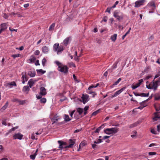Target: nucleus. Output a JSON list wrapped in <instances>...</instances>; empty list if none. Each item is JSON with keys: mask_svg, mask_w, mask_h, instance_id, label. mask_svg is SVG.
I'll use <instances>...</instances> for the list:
<instances>
[{"mask_svg": "<svg viewBox=\"0 0 160 160\" xmlns=\"http://www.w3.org/2000/svg\"><path fill=\"white\" fill-rule=\"evenodd\" d=\"M55 63L58 66V70L64 74H67L68 73V68L67 66L62 64L58 61H55Z\"/></svg>", "mask_w": 160, "mask_h": 160, "instance_id": "1", "label": "nucleus"}, {"mask_svg": "<svg viewBox=\"0 0 160 160\" xmlns=\"http://www.w3.org/2000/svg\"><path fill=\"white\" fill-rule=\"evenodd\" d=\"M53 50L54 51L57 52L58 54H59L64 50V48L62 45L59 46V44L57 43L53 45Z\"/></svg>", "mask_w": 160, "mask_h": 160, "instance_id": "2", "label": "nucleus"}, {"mask_svg": "<svg viewBox=\"0 0 160 160\" xmlns=\"http://www.w3.org/2000/svg\"><path fill=\"white\" fill-rule=\"evenodd\" d=\"M158 81H152L150 83H149L148 81L146 82L147 88L149 89H153L154 90H156L158 86Z\"/></svg>", "mask_w": 160, "mask_h": 160, "instance_id": "3", "label": "nucleus"}, {"mask_svg": "<svg viewBox=\"0 0 160 160\" xmlns=\"http://www.w3.org/2000/svg\"><path fill=\"white\" fill-rule=\"evenodd\" d=\"M119 128H112L105 129L104 132L107 134L110 135L117 133L119 131Z\"/></svg>", "mask_w": 160, "mask_h": 160, "instance_id": "4", "label": "nucleus"}, {"mask_svg": "<svg viewBox=\"0 0 160 160\" xmlns=\"http://www.w3.org/2000/svg\"><path fill=\"white\" fill-rule=\"evenodd\" d=\"M113 16L118 21L122 20L124 18L123 14L119 11L116 10L113 13Z\"/></svg>", "mask_w": 160, "mask_h": 160, "instance_id": "5", "label": "nucleus"}, {"mask_svg": "<svg viewBox=\"0 0 160 160\" xmlns=\"http://www.w3.org/2000/svg\"><path fill=\"white\" fill-rule=\"evenodd\" d=\"M47 92L46 89L43 87H41L40 89L39 95H36V98L38 99H40L42 97V96H44L46 95Z\"/></svg>", "mask_w": 160, "mask_h": 160, "instance_id": "6", "label": "nucleus"}, {"mask_svg": "<svg viewBox=\"0 0 160 160\" xmlns=\"http://www.w3.org/2000/svg\"><path fill=\"white\" fill-rule=\"evenodd\" d=\"M82 102L84 104H85L86 102H88L89 100V96L88 95L82 94Z\"/></svg>", "mask_w": 160, "mask_h": 160, "instance_id": "7", "label": "nucleus"}, {"mask_svg": "<svg viewBox=\"0 0 160 160\" xmlns=\"http://www.w3.org/2000/svg\"><path fill=\"white\" fill-rule=\"evenodd\" d=\"M145 2V0H139L135 2V7L138 8L143 5Z\"/></svg>", "mask_w": 160, "mask_h": 160, "instance_id": "8", "label": "nucleus"}, {"mask_svg": "<svg viewBox=\"0 0 160 160\" xmlns=\"http://www.w3.org/2000/svg\"><path fill=\"white\" fill-rule=\"evenodd\" d=\"M69 145L65 146L64 147L65 148H72L73 147V145L75 143V140L70 139L69 140Z\"/></svg>", "mask_w": 160, "mask_h": 160, "instance_id": "9", "label": "nucleus"}, {"mask_svg": "<svg viewBox=\"0 0 160 160\" xmlns=\"http://www.w3.org/2000/svg\"><path fill=\"white\" fill-rule=\"evenodd\" d=\"M154 115L155 117L153 118L154 121L160 120V112L155 113Z\"/></svg>", "mask_w": 160, "mask_h": 160, "instance_id": "10", "label": "nucleus"}, {"mask_svg": "<svg viewBox=\"0 0 160 160\" xmlns=\"http://www.w3.org/2000/svg\"><path fill=\"white\" fill-rule=\"evenodd\" d=\"M71 38V37H67L66 38L63 42V44L65 46H67L70 42Z\"/></svg>", "mask_w": 160, "mask_h": 160, "instance_id": "11", "label": "nucleus"}, {"mask_svg": "<svg viewBox=\"0 0 160 160\" xmlns=\"http://www.w3.org/2000/svg\"><path fill=\"white\" fill-rule=\"evenodd\" d=\"M23 136L20 133H18L15 134L13 136V138L14 139H21Z\"/></svg>", "mask_w": 160, "mask_h": 160, "instance_id": "12", "label": "nucleus"}, {"mask_svg": "<svg viewBox=\"0 0 160 160\" xmlns=\"http://www.w3.org/2000/svg\"><path fill=\"white\" fill-rule=\"evenodd\" d=\"M140 81L138 82L137 83H136L135 84H133L132 86V89H136V88L138 87L141 84V82L143 81Z\"/></svg>", "mask_w": 160, "mask_h": 160, "instance_id": "13", "label": "nucleus"}, {"mask_svg": "<svg viewBox=\"0 0 160 160\" xmlns=\"http://www.w3.org/2000/svg\"><path fill=\"white\" fill-rule=\"evenodd\" d=\"M42 51L43 53L45 54L47 53L49 51V48L46 46H44L42 48Z\"/></svg>", "mask_w": 160, "mask_h": 160, "instance_id": "14", "label": "nucleus"}, {"mask_svg": "<svg viewBox=\"0 0 160 160\" xmlns=\"http://www.w3.org/2000/svg\"><path fill=\"white\" fill-rule=\"evenodd\" d=\"M148 4L150 6L152 7L153 9H155L156 6L155 2L153 1H151Z\"/></svg>", "mask_w": 160, "mask_h": 160, "instance_id": "15", "label": "nucleus"}, {"mask_svg": "<svg viewBox=\"0 0 160 160\" xmlns=\"http://www.w3.org/2000/svg\"><path fill=\"white\" fill-rule=\"evenodd\" d=\"M0 28H1L3 31H5L7 28V24L5 23H2L0 25Z\"/></svg>", "mask_w": 160, "mask_h": 160, "instance_id": "16", "label": "nucleus"}, {"mask_svg": "<svg viewBox=\"0 0 160 160\" xmlns=\"http://www.w3.org/2000/svg\"><path fill=\"white\" fill-rule=\"evenodd\" d=\"M58 142L59 144V148H61V146H64L67 145V143L66 142H64L62 141L59 140L58 141Z\"/></svg>", "mask_w": 160, "mask_h": 160, "instance_id": "17", "label": "nucleus"}, {"mask_svg": "<svg viewBox=\"0 0 160 160\" xmlns=\"http://www.w3.org/2000/svg\"><path fill=\"white\" fill-rule=\"evenodd\" d=\"M8 106V102H7L5 105H4L2 108L0 109V111L1 112H3L6 108H7Z\"/></svg>", "mask_w": 160, "mask_h": 160, "instance_id": "18", "label": "nucleus"}, {"mask_svg": "<svg viewBox=\"0 0 160 160\" xmlns=\"http://www.w3.org/2000/svg\"><path fill=\"white\" fill-rule=\"evenodd\" d=\"M36 59V58L35 57V56H34L32 55L31 56L30 59L28 60V61H30V62H28L32 63L34 62Z\"/></svg>", "mask_w": 160, "mask_h": 160, "instance_id": "19", "label": "nucleus"}, {"mask_svg": "<svg viewBox=\"0 0 160 160\" xmlns=\"http://www.w3.org/2000/svg\"><path fill=\"white\" fill-rule=\"evenodd\" d=\"M117 35L116 34H115L113 35H112L111 37V39L112 41L114 42L116 40Z\"/></svg>", "mask_w": 160, "mask_h": 160, "instance_id": "20", "label": "nucleus"}, {"mask_svg": "<svg viewBox=\"0 0 160 160\" xmlns=\"http://www.w3.org/2000/svg\"><path fill=\"white\" fill-rule=\"evenodd\" d=\"M82 117L81 115L79 114L77 112H76L74 115V118L76 119H78Z\"/></svg>", "mask_w": 160, "mask_h": 160, "instance_id": "21", "label": "nucleus"}, {"mask_svg": "<svg viewBox=\"0 0 160 160\" xmlns=\"http://www.w3.org/2000/svg\"><path fill=\"white\" fill-rule=\"evenodd\" d=\"M64 121L66 122H68L71 120V119H70L69 118V116L68 115H66V114L64 115Z\"/></svg>", "mask_w": 160, "mask_h": 160, "instance_id": "22", "label": "nucleus"}, {"mask_svg": "<svg viewBox=\"0 0 160 160\" xmlns=\"http://www.w3.org/2000/svg\"><path fill=\"white\" fill-rule=\"evenodd\" d=\"M83 112V109L80 108H78L77 109V112L79 113V114L81 115L82 114Z\"/></svg>", "mask_w": 160, "mask_h": 160, "instance_id": "23", "label": "nucleus"}, {"mask_svg": "<svg viewBox=\"0 0 160 160\" xmlns=\"http://www.w3.org/2000/svg\"><path fill=\"white\" fill-rule=\"evenodd\" d=\"M28 74L31 77H33L35 76V72H34L29 71Z\"/></svg>", "mask_w": 160, "mask_h": 160, "instance_id": "24", "label": "nucleus"}, {"mask_svg": "<svg viewBox=\"0 0 160 160\" xmlns=\"http://www.w3.org/2000/svg\"><path fill=\"white\" fill-rule=\"evenodd\" d=\"M37 72L39 74H42L46 72L45 71L43 70L42 69L37 70Z\"/></svg>", "mask_w": 160, "mask_h": 160, "instance_id": "25", "label": "nucleus"}, {"mask_svg": "<svg viewBox=\"0 0 160 160\" xmlns=\"http://www.w3.org/2000/svg\"><path fill=\"white\" fill-rule=\"evenodd\" d=\"M8 86H9V88H12V86H16V84L15 82H12L11 83H9L8 84Z\"/></svg>", "mask_w": 160, "mask_h": 160, "instance_id": "26", "label": "nucleus"}, {"mask_svg": "<svg viewBox=\"0 0 160 160\" xmlns=\"http://www.w3.org/2000/svg\"><path fill=\"white\" fill-rule=\"evenodd\" d=\"M112 72V70L111 69H108L107 71L105 72L104 74L103 75L106 77L108 74V73H110Z\"/></svg>", "mask_w": 160, "mask_h": 160, "instance_id": "27", "label": "nucleus"}, {"mask_svg": "<svg viewBox=\"0 0 160 160\" xmlns=\"http://www.w3.org/2000/svg\"><path fill=\"white\" fill-rule=\"evenodd\" d=\"M99 84L98 83H97L96 85H92L90 86L88 88V90H90L91 88H95L97 87L98 85Z\"/></svg>", "mask_w": 160, "mask_h": 160, "instance_id": "28", "label": "nucleus"}, {"mask_svg": "<svg viewBox=\"0 0 160 160\" xmlns=\"http://www.w3.org/2000/svg\"><path fill=\"white\" fill-rule=\"evenodd\" d=\"M29 90V88L28 86H26L24 87L23 89V91L26 92L28 91Z\"/></svg>", "mask_w": 160, "mask_h": 160, "instance_id": "29", "label": "nucleus"}, {"mask_svg": "<svg viewBox=\"0 0 160 160\" xmlns=\"http://www.w3.org/2000/svg\"><path fill=\"white\" fill-rule=\"evenodd\" d=\"M34 81H29L28 84L29 85V87L30 88H31L32 87L34 83Z\"/></svg>", "mask_w": 160, "mask_h": 160, "instance_id": "30", "label": "nucleus"}, {"mask_svg": "<svg viewBox=\"0 0 160 160\" xmlns=\"http://www.w3.org/2000/svg\"><path fill=\"white\" fill-rule=\"evenodd\" d=\"M149 95V93H140V96L143 97H148Z\"/></svg>", "mask_w": 160, "mask_h": 160, "instance_id": "31", "label": "nucleus"}, {"mask_svg": "<svg viewBox=\"0 0 160 160\" xmlns=\"http://www.w3.org/2000/svg\"><path fill=\"white\" fill-rule=\"evenodd\" d=\"M18 128V127L17 126L15 127L12 128L9 130V131L8 132V133H6V134H8L9 133L11 132L12 131H14L15 129H17Z\"/></svg>", "mask_w": 160, "mask_h": 160, "instance_id": "32", "label": "nucleus"}, {"mask_svg": "<svg viewBox=\"0 0 160 160\" xmlns=\"http://www.w3.org/2000/svg\"><path fill=\"white\" fill-rule=\"evenodd\" d=\"M18 128V127L17 126L15 127L12 128L9 130V131L8 132V133H6V134H8L9 133L11 132L12 131H14L15 129H17Z\"/></svg>", "mask_w": 160, "mask_h": 160, "instance_id": "33", "label": "nucleus"}, {"mask_svg": "<svg viewBox=\"0 0 160 160\" xmlns=\"http://www.w3.org/2000/svg\"><path fill=\"white\" fill-rule=\"evenodd\" d=\"M25 100H20L19 99L18 102V103H19V105H23L25 103Z\"/></svg>", "mask_w": 160, "mask_h": 160, "instance_id": "34", "label": "nucleus"}, {"mask_svg": "<svg viewBox=\"0 0 160 160\" xmlns=\"http://www.w3.org/2000/svg\"><path fill=\"white\" fill-rule=\"evenodd\" d=\"M55 24L54 23H53L51 24L49 28V30L50 31L54 29V28L55 27Z\"/></svg>", "mask_w": 160, "mask_h": 160, "instance_id": "35", "label": "nucleus"}, {"mask_svg": "<svg viewBox=\"0 0 160 160\" xmlns=\"http://www.w3.org/2000/svg\"><path fill=\"white\" fill-rule=\"evenodd\" d=\"M87 92L89 94H92V97H94L95 95L96 94V93L95 92H91L90 91H87Z\"/></svg>", "mask_w": 160, "mask_h": 160, "instance_id": "36", "label": "nucleus"}, {"mask_svg": "<svg viewBox=\"0 0 160 160\" xmlns=\"http://www.w3.org/2000/svg\"><path fill=\"white\" fill-rule=\"evenodd\" d=\"M132 133L133 134L131 135V137L132 138H133L136 136L137 132L136 131H134L132 132Z\"/></svg>", "mask_w": 160, "mask_h": 160, "instance_id": "37", "label": "nucleus"}, {"mask_svg": "<svg viewBox=\"0 0 160 160\" xmlns=\"http://www.w3.org/2000/svg\"><path fill=\"white\" fill-rule=\"evenodd\" d=\"M40 99V102L41 103H45V102H46V99L45 98H41Z\"/></svg>", "mask_w": 160, "mask_h": 160, "instance_id": "38", "label": "nucleus"}, {"mask_svg": "<svg viewBox=\"0 0 160 160\" xmlns=\"http://www.w3.org/2000/svg\"><path fill=\"white\" fill-rule=\"evenodd\" d=\"M99 110H98L96 111H95L94 112H93L91 116H95L96 115H97L98 113H99Z\"/></svg>", "mask_w": 160, "mask_h": 160, "instance_id": "39", "label": "nucleus"}, {"mask_svg": "<svg viewBox=\"0 0 160 160\" xmlns=\"http://www.w3.org/2000/svg\"><path fill=\"white\" fill-rule=\"evenodd\" d=\"M137 124H138V123H135L132 124H131L130 125L129 127L130 128H133V127H135L136 126H137Z\"/></svg>", "mask_w": 160, "mask_h": 160, "instance_id": "40", "label": "nucleus"}, {"mask_svg": "<svg viewBox=\"0 0 160 160\" xmlns=\"http://www.w3.org/2000/svg\"><path fill=\"white\" fill-rule=\"evenodd\" d=\"M46 59L44 58L42 60V64L43 66H44L45 65L46 63Z\"/></svg>", "mask_w": 160, "mask_h": 160, "instance_id": "41", "label": "nucleus"}, {"mask_svg": "<svg viewBox=\"0 0 160 160\" xmlns=\"http://www.w3.org/2000/svg\"><path fill=\"white\" fill-rule=\"evenodd\" d=\"M102 142V139H98L97 141L94 142V143H99L101 142Z\"/></svg>", "mask_w": 160, "mask_h": 160, "instance_id": "42", "label": "nucleus"}, {"mask_svg": "<svg viewBox=\"0 0 160 160\" xmlns=\"http://www.w3.org/2000/svg\"><path fill=\"white\" fill-rule=\"evenodd\" d=\"M151 132L154 134H158L157 131H156L154 129H152L151 130Z\"/></svg>", "mask_w": 160, "mask_h": 160, "instance_id": "43", "label": "nucleus"}, {"mask_svg": "<svg viewBox=\"0 0 160 160\" xmlns=\"http://www.w3.org/2000/svg\"><path fill=\"white\" fill-rule=\"evenodd\" d=\"M120 93H119V91H117L113 95H112V97H116Z\"/></svg>", "mask_w": 160, "mask_h": 160, "instance_id": "44", "label": "nucleus"}, {"mask_svg": "<svg viewBox=\"0 0 160 160\" xmlns=\"http://www.w3.org/2000/svg\"><path fill=\"white\" fill-rule=\"evenodd\" d=\"M102 125L101 126L99 127V128H97L96 131L95 132V133H98L99 132L100 130L101 129V128H102Z\"/></svg>", "mask_w": 160, "mask_h": 160, "instance_id": "45", "label": "nucleus"}, {"mask_svg": "<svg viewBox=\"0 0 160 160\" xmlns=\"http://www.w3.org/2000/svg\"><path fill=\"white\" fill-rule=\"evenodd\" d=\"M126 87H124L119 90L118 91H119V93L120 94L126 89Z\"/></svg>", "mask_w": 160, "mask_h": 160, "instance_id": "46", "label": "nucleus"}, {"mask_svg": "<svg viewBox=\"0 0 160 160\" xmlns=\"http://www.w3.org/2000/svg\"><path fill=\"white\" fill-rule=\"evenodd\" d=\"M20 54H16L13 55H12V57L14 58H16L20 56Z\"/></svg>", "mask_w": 160, "mask_h": 160, "instance_id": "47", "label": "nucleus"}, {"mask_svg": "<svg viewBox=\"0 0 160 160\" xmlns=\"http://www.w3.org/2000/svg\"><path fill=\"white\" fill-rule=\"evenodd\" d=\"M155 99L158 100L160 99V95H156L155 97Z\"/></svg>", "mask_w": 160, "mask_h": 160, "instance_id": "48", "label": "nucleus"}, {"mask_svg": "<svg viewBox=\"0 0 160 160\" xmlns=\"http://www.w3.org/2000/svg\"><path fill=\"white\" fill-rule=\"evenodd\" d=\"M118 1H117L115 2V4L111 7V8H114L116 7V5H117L118 3Z\"/></svg>", "mask_w": 160, "mask_h": 160, "instance_id": "49", "label": "nucleus"}, {"mask_svg": "<svg viewBox=\"0 0 160 160\" xmlns=\"http://www.w3.org/2000/svg\"><path fill=\"white\" fill-rule=\"evenodd\" d=\"M148 154L150 155H154L156 154V153L155 152H150L148 153Z\"/></svg>", "mask_w": 160, "mask_h": 160, "instance_id": "50", "label": "nucleus"}, {"mask_svg": "<svg viewBox=\"0 0 160 160\" xmlns=\"http://www.w3.org/2000/svg\"><path fill=\"white\" fill-rule=\"evenodd\" d=\"M35 156L34 155H31L30 156V158L33 160H34L35 158Z\"/></svg>", "mask_w": 160, "mask_h": 160, "instance_id": "51", "label": "nucleus"}, {"mask_svg": "<svg viewBox=\"0 0 160 160\" xmlns=\"http://www.w3.org/2000/svg\"><path fill=\"white\" fill-rule=\"evenodd\" d=\"M118 63V62H115L113 64V65L112 66V68L113 69H115L116 68Z\"/></svg>", "mask_w": 160, "mask_h": 160, "instance_id": "52", "label": "nucleus"}, {"mask_svg": "<svg viewBox=\"0 0 160 160\" xmlns=\"http://www.w3.org/2000/svg\"><path fill=\"white\" fill-rule=\"evenodd\" d=\"M112 8H111V7H110V8H108L106 10V11H105L106 12H108L109 13H110V10H111V9Z\"/></svg>", "mask_w": 160, "mask_h": 160, "instance_id": "53", "label": "nucleus"}, {"mask_svg": "<svg viewBox=\"0 0 160 160\" xmlns=\"http://www.w3.org/2000/svg\"><path fill=\"white\" fill-rule=\"evenodd\" d=\"M24 73H22V78H23V80H24V79H25V80H27L28 78H27L26 76L25 75V76H24Z\"/></svg>", "mask_w": 160, "mask_h": 160, "instance_id": "54", "label": "nucleus"}, {"mask_svg": "<svg viewBox=\"0 0 160 160\" xmlns=\"http://www.w3.org/2000/svg\"><path fill=\"white\" fill-rule=\"evenodd\" d=\"M40 54V52L38 50H36L34 52V54L36 55H38Z\"/></svg>", "mask_w": 160, "mask_h": 160, "instance_id": "55", "label": "nucleus"}, {"mask_svg": "<svg viewBox=\"0 0 160 160\" xmlns=\"http://www.w3.org/2000/svg\"><path fill=\"white\" fill-rule=\"evenodd\" d=\"M68 64L69 65L71 66H72L74 67H75V65L73 62H70L69 63H68Z\"/></svg>", "mask_w": 160, "mask_h": 160, "instance_id": "56", "label": "nucleus"}, {"mask_svg": "<svg viewBox=\"0 0 160 160\" xmlns=\"http://www.w3.org/2000/svg\"><path fill=\"white\" fill-rule=\"evenodd\" d=\"M53 118V120H56V121H58V120L59 119V118H58V117H55Z\"/></svg>", "mask_w": 160, "mask_h": 160, "instance_id": "57", "label": "nucleus"}, {"mask_svg": "<svg viewBox=\"0 0 160 160\" xmlns=\"http://www.w3.org/2000/svg\"><path fill=\"white\" fill-rule=\"evenodd\" d=\"M75 110H74L73 111H72V112L70 114V116L72 117V116L73 114L74 113V112H75Z\"/></svg>", "mask_w": 160, "mask_h": 160, "instance_id": "58", "label": "nucleus"}, {"mask_svg": "<svg viewBox=\"0 0 160 160\" xmlns=\"http://www.w3.org/2000/svg\"><path fill=\"white\" fill-rule=\"evenodd\" d=\"M79 57H78V56H76L74 58V60L77 62H78L79 61Z\"/></svg>", "mask_w": 160, "mask_h": 160, "instance_id": "59", "label": "nucleus"}, {"mask_svg": "<svg viewBox=\"0 0 160 160\" xmlns=\"http://www.w3.org/2000/svg\"><path fill=\"white\" fill-rule=\"evenodd\" d=\"M157 131L158 132H159L160 131V124L157 126Z\"/></svg>", "mask_w": 160, "mask_h": 160, "instance_id": "60", "label": "nucleus"}, {"mask_svg": "<svg viewBox=\"0 0 160 160\" xmlns=\"http://www.w3.org/2000/svg\"><path fill=\"white\" fill-rule=\"evenodd\" d=\"M31 138L32 139H35L34 133L32 134Z\"/></svg>", "mask_w": 160, "mask_h": 160, "instance_id": "61", "label": "nucleus"}, {"mask_svg": "<svg viewBox=\"0 0 160 160\" xmlns=\"http://www.w3.org/2000/svg\"><path fill=\"white\" fill-rule=\"evenodd\" d=\"M89 107L88 106H86L84 108V111H87L89 109Z\"/></svg>", "mask_w": 160, "mask_h": 160, "instance_id": "62", "label": "nucleus"}, {"mask_svg": "<svg viewBox=\"0 0 160 160\" xmlns=\"http://www.w3.org/2000/svg\"><path fill=\"white\" fill-rule=\"evenodd\" d=\"M29 5V4L28 3L25 4L23 6L25 8H28Z\"/></svg>", "mask_w": 160, "mask_h": 160, "instance_id": "63", "label": "nucleus"}, {"mask_svg": "<svg viewBox=\"0 0 160 160\" xmlns=\"http://www.w3.org/2000/svg\"><path fill=\"white\" fill-rule=\"evenodd\" d=\"M19 100V99H18L14 98L12 100V101L13 102H18Z\"/></svg>", "mask_w": 160, "mask_h": 160, "instance_id": "64", "label": "nucleus"}]
</instances>
